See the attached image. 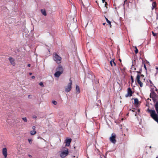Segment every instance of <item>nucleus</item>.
Segmentation results:
<instances>
[{
	"instance_id": "nucleus-40",
	"label": "nucleus",
	"mask_w": 158,
	"mask_h": 158,
	"mask_svg": "<svg viewBox=\"0 0 158 158\" xmlns=\"http://www.w3.org/2000/svg\"><path fill=\"white\" fill-rule=\"evenodd\" d=\"M102 1L103 3H104L105 1V0H102Z\"/></svg>"
},
{
	"instance_id": "nucleus-41",
	"label": "nucleus",
	"mask_w": 158,
	"mask_h": 158,
	"mask_svg": "<svg viewBox=\"0 0 158 158\" xmlns=\"http://www.w3.org/2000/svg\"><path fill=\"white\" fill-rule=\"evenodd\" d=\"M156 70H158V67H156Z\"/></svg>"
},
{
	"instance_id": "nucleus-4",
	"label": "nucleus",
	"mask_w": 158,
	"mask_h": 158,
	"mask_svg": "<svg viewBox=\"0 0 158 158\" xmlns=\"http://www.w3.org/2000/svg\"><path fill=\"white\" fill-rule=\"evenodd\" d=\"M116 136L115 134L113 133L111 134V136L110 138V142L114 144H115L116 141L115 139Z\"/></svg>"
},
{
	"instance_id": "nucleus-39",
	"label": "nucleus",
	"mask_w": 158,
	"mask_h": 158,
	"mask_svg": "<svg viewBox=\"0 0 158 158\" xmlns=\"http://www.w3.org/2000/svg\"><path fill=\"white\" fill-rule=\"evenodd\" d=\"M32 73H29V75H32Z\"/></svg>"
},
{
	"instance_id": "nucleus-38",
	"label": "nucleus",
	"mask_w": 158,
	"mask_h": 158,
	"mask_svg": "<svg viewBox=\"0 0 158 158\" xmlns=\"http://www.w3.org/2000/svg\"><path fill=\"white\" fill-rule=\"evenodd\" d=\"M155 90L157 92V93L158 92V89H156Z\"/></svg>"
},
{
	"instance_id": "nucleus-20",
	"label": "nucleus",
	"mask_w": 158,
	"mask_h": 158,
	"mask_svg": "<svg viewBox=\"0 0 158 158\" xmlns=\"http://www.w3.org/2000/svg\"><path fill=\"white\" fill-rule=\"evenodd\" d=\"M36 131H30V134L31 135H33L36 133Z\"/></svg>"
},
{
	"instance_id": "nucleus-49",
	"label": "nucleus",
	"mask_w": 158,
	"mask_h": 158,
	"mask_svg": "<svg viewBox=\"0 0 158 158\" xmlns=\"http://www.w3.org/2000/svg\"><path fill=\"white\" fill-rule=\"evenodd\" d=\"M150 1H152V0H150Z\"/></svg>"
},
{
	"instance_id": "nucleus-26",
	"label": "nucleus",
	"mask_w": 158,
	"mask_h": 158,
	"mask_svg": "<svg viewBox=\"0 0 158 158\" xmlns=\"http://www.w3.org/2000/svg\"><path fill=\"white\" fill-rule=\"evenodd\" d=\"M28 141L30 144H31L32 143V140L31 139H28Z\"/></svg>"
},
{
	"instance_id": "nucleus-14",
	"label": "nucleus",
	"mask_w": 158,
	"mask_h": 158,
	"mask_svg": "<svg viewBox=\"0 0 158 158\" xmlns=\"http://www.w3.org/2000/svg\"><path fill=\"white\" fill-rule=\"evenodd\" d=\"M41 11L43 15H44V16L46 15V13L44 10L41 9Z\"/></svg>"
},
{
	"instance_id": "nucleus-9",
	"label": "nucleus",
	"mask_w": 158,
	"mask_h": 158,
	"mask_svg": "<svg viewBox=\"0 0 158 158\" xmlns=\"http://www.w3.org/2000/svg\"><path fill=\"white\" fill-rule=\"evenodd\" d=\"M2 154L4 155L5 158H6L7 156V150L6 148H4L2 150Z\"/></svg>"
},
{
	"instance_id": "nucleus-42",
	"label": "nucleus",
	"mask_w": 158,
	"mask_h": 158,
	"mask_svg": "<svg viewBox=\"0 0 158 158\" xmlns=\"http://www.w3.org/2000/svg\"><path fill=\"white\" fill-rule=\"evenodd\" d=\"M137 110H138V111L139 112H140V110H139V109H138Z\"/></svg>"
},
{
	"instance_id": "nucleus-13",
	"label": "nucleus",
	"mask_w": 158,
	"mask_h": 158,
	"mask_svg": "<svg viewBox=\"0 0 158 158\" xmlns=\"http://www.w3.org/2000/svg\"><path fill=\"white\" fill-rule=\"evenodd\" d=\"M76 90L77 91L76 94H79L80 93V90L79 87L77 85H76Z\"/></svg>"
},
{
	"instance_id": "nucleus-5",
	"label": "nucleus",
	"mask_w": 158,
	"mask_h": 158,
	"mask_svg": "<svg viewBox=\"0 0 158 158\" xmlns=\"http://www.w3.org/2000/svg\"><path fill=\"white\" fill-rule=\"evenodd\" d=\"M157 96V94L154 92H152L150 95V97L152 98L154 102L155 101V98H156Z\"/></svg>"
},
{
	"instance_id": "nucleus-48",
	"label": "nucleus",
	"mask_w": 158,
	"mask_h": 158,
	"mask_svg": "<svg viewBox=\"0 0 158 158\" xmlns=\"http://www.w3.org/2000/svg\"><path fill=\"white\" fill-rule=\"evenodd\" d=\"M136 70V69L135 68H134V70Z\"/></svg>"
},
{
	"instance_id": "nucleus-16",
	"label": "nucleus",
	"mask_w": 158,
	"mask_h": 158,
	"mask_svg": "<svg viewBox=\"0 0 158 158\" xmlns=\"http://www.w3.org/2000/svg\"><path fill=\"white\" fill-rule=\"evenodd\" d=\"M140 76L138 74L136 76V81L137 82H138L139 81H140Z\"/></svg>"
},
{
	"instance_id": "nucleus-51",
	"label": "nucleus",
	"mask_w": 158,
	"mask_h": 158,
	"mask_svg": "<svg viewBox=\"0 0 158 158\" xmlns=\"http://www.w3.org/2000/svg\"><path fill=\"white\" fill-rule=\"evenodd\" d=\"M156 158H158V157H156Z\"/></svg>"
},
{
	"instance_id": "nucleus-46",
	"label": "nucleus",
	"mask_w": 158,
	"mask_h": 158,
	"mask_svg": "<svg viewBox=\"0 0 158 158\" xmlns=\"http://www.w3.org/2000/svg\"><path fill=\"white\" fill-rule=\"evenodd\" d=\"M127 0H125V1H124V3H125V2H126V1H127Z\"/></svg>"
},
{
	"instance_id": "nucleus-17",
	"label": "nucleus",
	"mask_w": 158,
	"mask_h": 158,
	"mask_svg": "<svg viewBox=\"0 0 158 158\" xmlns=\"http://www.w3.org/2000/svg\"><path fill=\"white\" fill-rule=\"evenodd\" d=\"M134 103L135 104H138L139 103L138 100L137 98H135L134 99Z\"/></svg>"
},
{
	"instance_id": "nucleus-8",
	"label": "nucleus",
	"mask_w": 158,
	"mask_h": 158,
	"mask_svg": "<svg viewBox=\"0 0 158 158\" xmlns=\"http://www.w3.org/2000/svg\"><path fill=\"white\" fill-rule=\"evenodd\" d=\"M72 139L70 138L68 139L67 138L65 140V142L66 143V144L65 146H68L69 147V146L70 143L71 142Z\"/></svg>"
},
{
	"instance_id": "nucleus-25",
	"label": "nucleus",
	"mask_w": 158,
	"mask_h": 158,
	"mask_svg": "<svg viewBox=\"0 0 158 158\" xmlns=\"http://www.w3.org/2000/svg\"><path fill=\"white\" fill-rule=\"evenodd\" d=\"M131 81H132V83H133L134 82V78H133V77L132 76H131Z\"/></svg>"
},
{
	"instance_id": "nucleus-31",
	"label": "nucleus",
	"mask_w": 158,
	"mask_h": 158,
	"mask_svg": "<svg viewBox=\"0 0 158 158\" xmlns=\"http://www.w3.org/2000/svg\"><path fill=\"white\" fill-rule=\"evenodd\" d=\"M35 128H36V127H35V126H33V127H32V129H33V130H35Z\"/></svg>"
},
{
	"instance_id": "nucleus-23",
	"label": "nucleus",
	"mask_w": 158,
	"mask_h": 158,
	"mask_svg": "<svg viewBox=\"0 0 158 158\" xmlns=\"http://www.w3.org/2000/svg\"><path fill=\"white\" fill-rule=\"evenodd\" d=\"M135 52L136 54H137L138 53V49L137 48V47L136 46L135 47Z\"/></svg>"
},
{
	"instance_id": "nucleus-18",
	"label": "nucleus",
	"mask_w": 158,
	"mask_h": 158,
	"mask_svg": "<svg viewBox=\"0 0 158 158\" xmlns=\"http://www.w3.org/2000/svg\"><path fill=\"white\" fill-rule=\"evenodd\" d=\"M110 65H111V66H113V64L114 65V66H115L116 65V64L114 62V61H112L111 60L110 62Z\"/></svg>"
},
{
	"instance_id": "nucleus-47",
	"label": "nucleus",
	"mask_w": 158,
	"mask_h": 158,
	"mask_svg": "<svg viewBox=\"0 0 158 158\" xmlns=\"http://www.w3.org/2000/svg\"><path fill=\"white\" fill-rule=\"evenodd\" d=\"M149 148H151V146H150V147H149Z\"/></svg>"
},
{
	"instance_id": "nucleus-27",
	"label": "nucleus",
	"mask_w": 158,
	"mask_h": 158,
	"mask_svg": "<svg viewBox=\"0 0 158 158\" xmlns=\"http://www.w3.org/2000/svg\"><path fill=\"white\" fill-rule=\"evenodd\" d=\"M39 85L42 87L44 86V84L42 82H41L39 83Z\"/></svg>"
},
{
	"instance_id": "nucleus-32",
	"label": "nucleus",
	"mask_w": 158,
	"mask_h": 158,
	"mask_svg": "<svg viewBox=\"0 0 158 158\" xmlns=\"http://www.w3.org/2000/svg\"><path fill=\"white\" fill-rule=\"evenodd\" d=\"M37 118V117L36 115H33V118Z\"/></svg>"
},
{
	"instance_id": "nucleus-6",
	"label": "nucleus",
	"mask_w": 158,
	"mask_h": 158,
	"mask_svg": "<svg viewBox=\"0 0 158 158\" xmlns=\"http://www.w3.org/2000/svg\"><path fill=\"white\" fill-rule=\"evenodd\" d=\"M132 92L130 88L127 89V93L125 95L126 97L131 96L132 95Z\"/></svg>"
},
{
	"instance_id": "nucleus-7",
	"label": "nucleus",
	"mask_w": 158,
	"mask_h": 158,
	"mask_svg": "<svg viewBox=\"0 0 158 158\" xmlns=\"http://www.w3.org/2000/svg\"><path fill=\"white\" fill-rule=\"evenodd\" d=\"M63 68L62 66L60 65H59L56 68V71L59 72H60L61 73H63Z\"/></svg>"
},
{
	"instance_id": "nucleus-29",
	"label": "nucleus",
	"mask_w": 158,
	"mask_h": 158,
	"mask_svg": "<svg viewBox=\"0 0 158 158\" xmlns=\"http://www.w3.org/2000/svg\"><path fill=\"white\" fill-rule=\"evenodd\" d=\"M107 3L106 2H105V6L106 7V8H107Z\"/></svg>"
},
{
	"instance_id": "nucleus-3",
	"label": "nucleus",
	"mask_w": 158,
	"mask_h": 158,
	"mask_svg": "<svg viewBox=\"0 0 158 158\" xmlns=\"http://www.w3.org/2000/svg\"><path fill=\"white\" fill-rule=\"evenodd\" d=\"M69 81V83L67 86L65 88V91L67 92H69L72 88V81L70 79Z\"/></svg>"
},
{
	"instance_id": "nucleus-19",
	"label": "nucleus",
	"mask_w": 158,
	"mask_h": 158,
	"mask_svg": "<svg viewBox=\"0 0 158 158\" xmlns=\"http://www.w3.org/2000/svg\"><path fill=\"white\" fill-rule=\"evenodd\" d=\"M105 19H106V22H107V23H108L109 24L110 27H111V22L106 17H105Z\"/></svg>"
},
{
	"instance_id": "nucleus-24",
	"label": "nucleus",
	"mask_w": 158,
	"mask_h": 158,
	"mask_svg": "<svg viewBox=\"0 0 158 158\" xmlns=\"http://www.w3.org/2000/svg\"><path fill=\"white\" fill-rule=\"evenodd\" d=\"M22 119L25 122H27V118L26 117L23 118H22Z\"/></svg>"
},
{
	"instance_id": "nucleus-45",
	"label": "nucleus",
	"mask_w": 158,
	"mask_h": 158,
	"mask_svg": "<svg viewBox=\"0 0 158 158\" xmlns=\"http://www.w3.org/2000/svg\"><path fill=\"white\" fill-rule=\"evenodd\" d=\"M119 61H121V59H119Z\"/></svg>"
},
{
	"instance_id": "nucleus-2",
	"label": "nucleus",
	"mask_w": 158,
	"mask_h": 158,
	"mask_svg": "<svg viewBox=\"0 0 158 158\" xmlns=\"http://www.w3.org/2000/svg\"><path fill=\"white\" fill-rule=\"evenodd\" d=\"M53 59L57 63H61V57L56 52L54 53L53 54Z\"/></svg>"
},
{
	"instance_id": "nucleus-1",
	"label": "nucleus",
	"mask_w": 158,
	"mask_h": 158,
	"mask_svg": "<svg viewBox=\"0 0 158 158\" xmlns=\"http://www.w3.org/2000/svg\"><path fill=\"white\" fill-rule=\"evenodd\" d=\"M63 151L60 154V156L62 158H64L67 156L69 153L68 148L64 147L63 148Z\"/></svg>"
},
{
	"instance_id": "nucleus-21",
	"label": "nucleus",
	"mask_w": 158,
	"mask_h": 158,
	"mask_svg": "<svg viewBox=\"0 0 158 158\" xmlns=\"http://www.w3.org/2000/svg\"><path fill=\"white\" fill-rule=\"evenodd\" d=\"M138 83L140 87H142L143 86V83L140 81L137 82Z\"/></svg>"
},
{
	"instance_id": "nucleus-12",
	"label": "nucleus",
	"mask_w": 158,
	"mask_h": 158,
	"mask_svg": "<svg viewBox=\"0 0 158 158\" xmlns=\"http://www.w3.org/2000/svg\"><path fill=\"white\" fill-rule=\"evenodd\" d=\"M154 106L156 112L158 114V102L156 103Z\"/></svg>"
},
{
	"instance_id": "nucleus-30",
	"label": "nucleus",
	"mask_w": 158,
	"mask_h": 158,
	"mask_svg": "<svg viewBox=\"0 0 158 158\" xmlns=\"http://www.w3.org/2000/svg\"><path fill=\"white\" fill-rule=\"evenodd\" d=\"M144 68L146 70H147V68H146V65H145V64L144 63Z\"/></svg>"
},
{
	"instance_id": "nucleus-33",
	"label": "nucleus",
	"mask_w": 158,
	"mask_h": 158,
	"mask_svg": "<svg viewBox=\"0 0 158 158\" xmlns=\"http://www.w3.org/2000/svg\"><path fill=\"white\" fill-rule=\"evenodd\" d=\"M149 82H150V84H151L152 85H153V84L152 83L151 80H149Z\"/></svg>"
},
{
	"instance_id": "nucleus-28",
	"label": "nucleus",
	"mask_w": 158,
	"mask_h": 158,
	"mask_svg": "<svg viewBox=\"0 0 158 158\" xmlns=\"http://www.w3.org/2000/svg\"><path fill=\"white\" fill-rule=\"evenodd\" d=\"M152 34L154 36H155L156 35V33H155L154 32H153V31H152Z\"/></svg>"
},
{
	"instance_id": "nucleus-36",
	"label": "nucleus",
	"mask_w": 158,
	"mask_h": 158,
	"mask_svg": "<svg viewBox=\"0 0 158 158\" xmlns=\"http://www.w3.org/2000/svg\"><path fill=\"white\" fill-rule=\"evenodd\" d=\"M28 156H29L30 157H32V156H31V155H28Z\"/></svg>"
},
{
	"instance_id": "nucleus-11",
	"label": "nucleus",
	"mask_w": 158,
	"mask_h": 158,
	"mask_svg": "<svg viewBox=\"0 0 158 158\" xmlns=\"http://www.w3.org/2000/svg\"><path fill=\"white\" fill-rule=\"evenodd\" d=\"M62 73H61L60 72L56 71V72L54 74V76L56 77H59Z\"/></svg>"
},
{
	"instance_id": "nucleus-50",
	"label": "nucleus",
	"mask_w": 158,
	"mask_h": 158,
	"mask_svg": "<svg viewBox=\"0 0 158 158\" xmlns=\"http://www.w3.org/2000/svg\"><path fill=\"white\" fill-rule=\"evenodd\" d=\"M96 2H97V1H96Z\"/></svg>"
},
{
	"instance_id": "nucleus-15",
	"label": "nucleus",
	"mask_w": 158,
	"mask_h": 158,
	"mask_svg": "<svg viewBox=\"0 0 158 158\" xmlns=\"http://www.w3.org/2000/svg\"><path fill=\"white\" fill-rule=\"evenodd\" d=\"M156 6V2H153L152 3V9L153 10Z\"/></svg>"
},
{
	"instance_id": "nucleus-22",
	"label": "nucleus",
	"mask_w": 158,
	"mask_h": 158,
	"mask_svg": "<svg viewBox=\"0 0 158 158\" xmlns=\"http://www.w3.org/2000/svg\"><path fill=\"white\" fill-rule=\"evenodd\" d=\"M52 103L55 105H56L57 104V102L56 101H53L52 102Z\"/></svg>"
},
{
	"instance_id": "nucleus-34",
	"label": "nucleus",
	"mask_w": 158,
	"mask_h": 158,
	"mask_svg": "<svg viewBox=\"0 0 158 158\" xmlns=\"http://www.w3.org/2000/svg\"><path fill=\"white\" fill-rule=\"evenodd\" d=\"M31 78H32V79H35V77L34 76H32L31 77Z\"/></svg>"
},
{
	"instance_id": "nucleus-52",
	"label": "nucleus",
	"mask_w": 158,
	"mask_h": 158,
	"mask_svg": "<svg viewBox=\"0 0 158 158\" xmlns=\"http://www.w3.org/2000/svg\"><path fill=\"white\" fill-rule=\"evenodd\" d=\"M157 94H158V92H157Z\"/></svg>"
},
{
	"instance_id": "nucleus-35",
	"label": "nucleus",
	"mask_w": 158,
	"mask_h": 158,
	"mask_svg": "<svg viewBox=\"0 0 158 158\" xmlns=\"http://www.w3.org/2000/svg\"><path fill=\"white\" fill-rule=\"evenodd\" d=\"M136 72H137L138 73H141V72L139 71H137Z\"/></svg>"
},
{
	"instance_id": "nucleus-37",
	"label": "nucleus",
	"mask_w": 158,
	"mask_h": 158,
	"mask_svg": "<svg viewBox=\"0 0 158 158\" xmlns=\"http://www.w3.org/2000/svg\"><path fill=\"white\" fill-rule=\"evenodd\" d=\"M27 66H28V67H30V66H31V65H30V64H28V65H27Z\"/></svg>"
},
{
	"instance_id": "nucleus-10",
	"label": "nucleus",
	"mask_w": 158,
	"mask_h": 158,
	"mask_svg": "<svg viewBox=\"0 0 158 158\" xmlns=\"http://www.w3.org/2000/svg\"><path fill=\"white\" fill-rule=\"evenodd\" d=\"M9 60L11 64L14 66L15 65V60L11 57H9Z\"/></svg>"
},
{
	"instance_id": "nucleus-44",
	"label": "nucleus",
	"mask_w": 158,
	"mask_h": 158,
	"mask_svg": "<svg viewBox=\"0 0 158 158\" xmlns=\"http://www.w3.org/2000/svg\"><path fill=\"white\" fill-rule=\"evenodd\" d=\"M105 24H106V23H103V25H105Z\"/></svg>"
},
{
	"instance_id": "nucleus-43",
	"label": "nucleus",
	"mask_w": 158,
	"mask_h": 158,
	"mask_svg": "<svg viewBox=\"0 0 158 158\" xmlns=\"http://www.w3.org/2000/svg\"><path fill=\"white\" fill-rule=\"evenodd\" d=\"M137 114V113H135V116H136Z\"/></svg>"
}]
</instances>
